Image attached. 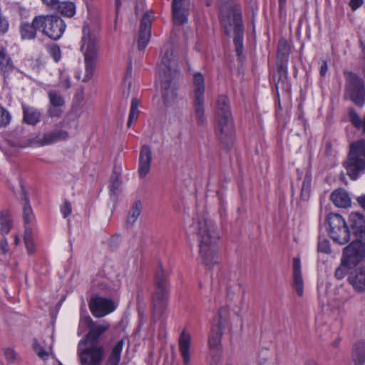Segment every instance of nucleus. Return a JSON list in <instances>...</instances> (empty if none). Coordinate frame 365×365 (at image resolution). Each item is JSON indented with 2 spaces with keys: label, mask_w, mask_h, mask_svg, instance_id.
Segmentation results:
<instances>
[{
  "label": "nucleus",
  "mask_w": 365,
  "mask_h": 365,
  "mask_svg": "<svg viewBox=\"0 0 365 365\" xmlns=\"http://www.w3.org/2000/svg\"><path fill=\"white\" fill-rule=\"evenodd\" d=\"M219 18L225 35L230 36L233 31V43L240 61L244 58V25L242 7L235 0H218Z\"/></svg>",
  "instance_id": "f257e3e1"
},
{
  "label": "nucleus",
  "mask_w": 365,
  "mask_h": 365,
  "mask_svg": "<svg viewBox=\"0 0 365 365\" xmlns=\"http://www.w3.org/2000/svg\"><path fill=\"white\" fill-rule=\"evenodd\" d=\"M81 51L84 56L85 75L83 82H88L93 76L98 60V40L91 32L88 24L85 23L82 29Z\"/></svg>",
  "instance_id": "f03ea898"
},
{
  "label": "nucleus",
  "mask_w": 365,
  "mask_h": 365,
  "mask_svg": "<svg viewBox=\"0 0 365 365\" xmlns=\"http://www.w3.org/2000/svg\"><path fill=\"white\" fill-rule=\"evenodd\" d=\"M155 292L152 297L153 314L155 318H160L164 314L169 297L168 275L160 265L155 274Z\"/></svg>",
  "instance_id": "7ed1b4c3"
},
{
  "label": "nucleus",
  "mask_w": 365,
  "mask_h": 365,
  "mask_svg": "<svg viewBox=\"0 0 365 365\" xmlns=\"http://www.w3.org/2000/svg\"><path fill=\"white\" fill-rule=\"evenodd\" d=\"M346 174L352 180L365 173V139L351 143L346 161L343 163Z\"/></svg>",
  "instance_id": "20e7f679"
},
{
  "label": "nucleus",
  "mask_w": 365,
  "mask_h": 365,
  "mask_svg": "<svg viewBox=\"0 0 365 365\" xmlns=\"http://www.w3.org/2000/svg\"><path fill=\"white\" fill-rule=\"evenodd\" d=\"M229 317V309L227 307H221L218 311L211 329L209 344L211 351L213 353V361L215 363L220 361L222 355L221 339L224 329L228 323Z\"/></svg>",
  "instance_id": "39448f33"
},
{
  "label": "nucleus",
  "mask_w": 365,
  "mask_h": 365,
  "mask_svg": "<svg viewBox=\"0 0 365 365\" xmlns=\"http://www.w3.org/2000/svg\"><path fill=\"white\" fill-rule=\"evenodd\" d=\"M344 98L352 101L356 106L361 108L365 103V83L356 73L346 71Z\"/></svg>",
  "instance_id": "423d86ee"
},
{
  "label": "nucleus",
  "mask_w": 365,
  "mask_h": 365,
  "mask_svg": "<svg viewBox=\"0 0 365 365\" xmlns=\"http://www.w3.org/2000/svg\"><path fill=\"white\" fill-rule=\"evenodd\" d=\"M205 84L204 76L199 72L193 74L192 79V104L195 117L199 124L204 125L205 103Z\"/></svg>",
  "instance_id": "0eeeda50"
},
{
  "label": "nucleus",
  "mask_w": 365,
  "mask_h": 365,
  "mask_svg": "<svg viewBox=\"0 0 365 365\" xmlns=\"http://www.w3.org/2000/svg\"><path fill=\"white\" fill-rule=\"evenodd\" d=\"M331 239L339 245H345L350 240V231L344 219L339 214L330 213L327 218Z\"/></svg>",
  "instance_id": "6e6552de"
},
{
  "label": "nucleus",
  "mask_w": 365,
  "mask_h": 365,
  "mask_svg": "<svg viewBox=\"0 0 365 365\" xmlns=\"http://www.w3.org/2000/svg\"><path fill=\"white\" fill-rule=\"evenodd\" d=\"M215 133L223 148L230 150L235 142V126L233 118L215 119Z\"/></svg>",
  "instance_id": "1a4fd4ad"
},
{
  "label": "nucleus",
  "mask_w": 365,
  "mask_h": 365,
  "mask_svg": "<svg viewBox=\"0 0 365 365\" xmlns=\"http://www.w3.org/2000/svg\"><path fill=\"white\" fill-rule=\"evenodd\" d=\"M41 21V31L49 38L57 41L63 34L66 24L57 15H39Z\"/></svg>",
  "instance_id": "9d476101"
},
{
  "label": "nucleus",
  "mask_w": 365,
  "mask_h": 365,
  "mask_svg": "<svg viewBox=\"0 0 365 365\" xmlns=\"http://www.w3.org/2000/svg\"><path fill=\"white\" fill-rule=\"evenodd\" d=\"M220 235L213 222H207V267L218 262V242Z\"/></svg>",
  "instance_id": "9b49d317"
},
{
  "label": "nucleus",
  "mask_w": 365,
  "mask_h": 365,
  "mask_svg": "<svg viewBox=\"0 0 365 365\" xmlns=\"http://www.w3.org/2000/svg\"><path fill=\"white\" fill-rule=\"evenodd\" d=\"M86 344L85 349L79 351L81 365H101L106 356L104 346L102 344Z\"/></svg>",
  "instance_id": "f8f14e48"
},
{
  "label": "nucleus",
  "mask_w": 365,
  "mask_h": 365,
  "mask_svg": "<svg viewBox=\"0 0 365 365\" xmlns=\"http://www.w3.org/2000/svg\"><path fill=\"white\" fill-rule=\"evenodd\" d=\"M87 326L88 332L86 334L85 338L80 341L78 347L83 344H101L98 341L100 337L109 329V324L106 322L98 324L89 317L86 316L81 319Z\"/></svg>",
  "instance_id": "ddd939ff"
},
{
  "label": "nucleus",
  "mask_w": 365,
  "mask_h": 365,
  "mask_svg": "<svg viewBox=\"0 0 365 365\" xmlns=\"http://www.w3.org/2000/svg\"><path fill=\"white\" fill-rule=\"evenodd\" d=\"M88 307L95 317L101 318L113 312L115 309L114 302L108 298L92 296Z\"/></svg>",
  "instance_id": "4468645a"
},
{
  "label": "nucleus",
  "mask_w": 365,
  "mask_h": 365,
  "mask_svg": "<svg viewBox=\"0 0 365 365\" xmlns=\"http://www.w3.org/2000/svg\"><path fill=\"white\" fill-rule=\"evenodd\" d=\"M342 257L356 267L365 257V243L354 240L343 250Z\"/></svg>",
  "instance_id": "2eb2a0df"
},
{
  "label": "nucleus",
  "mask_w": 365,
  "mask_h": 365,
  "mask_svg": "<svg viewBox=\"0 0 365 365\" xmlns=\"http://www.w3.org/2000/svg\"><path fill=\"white\" fill-rule=\"evenodd\" d=\"M160 78H161L162 97L164 104L166 106H170L174 103L178 96L176 81L178 77L163 76Z\"/></svg>",
  "instance_id": "dca6fc26"
},
{
  "label": "nucleus",
  "mask_w": 365,
  "mask_h": 365,
  "mask_svg": "<svg viewBox=\"0 0 365 365\" xmlns=\"http://www.w3.org/2000/svg\"><path fill=\"white\" fill-rule=\"evenodd\" d=\"M349 222L355 240L365 243V216L359 212H351Z\"/></svg>",
  "instance_id": "f3484780"
},
{
  "label": "nucleus",
  "mask_w": 365,
  "mask_h": 365,
  "mask_svg": "<svg viewBox=\"0 0 365 365\" xmlns=\"http://www.w3.org/2000/svg\"><path fill=\"white\" fill-rule=\"evenodd\" d=\"M69 137L68 132L62 128L56 127L38 137L37 142L41 145H48L61 140H66Z\"/></svg>",
  "instance_id": "a211bd4d"
},
{
  "label": "nucleus",
  "mask_w": 365,
  "mask_h": 365,
  "mask_svg": "<svg viewBox=\"0 0 365 365\" xmlns=\"http://www.w3.org/2000/svg\"><path fill=\"white\" fill-rule=\"evenodd\" d=\"M41 21L38 16H36L31 23L23 22L20 24L19 32L23 40H33L37 36V31H41Z\"/></svg>",
  "instance_id": "6ab92c4d"
},
{
  "label": "nucleus",
  "mask_w": 365,
  "mask_h": 365,
  "mask_svg": "<svg viewBox=\"0 0 365 365\" xmlns=\"http://www.w3.org/2000/svg\"><path fill=\"white\" fill-rule=\"evenodd\" d=\"M160 77H178L179 73L175 67V62L173 60V53L170 51L165 53L161 63L159 65Z\"/></svg>",
  "instance_id": "aec40b11"
},
{
  "label": "nucleus",
  "mask_w": 365,
  "mask_h": 365,
  "mask_svg": "<svg viewBox=\"0 0 365 365\" xmlns=\"http://www.w3.org/2000/svg\"><path fill=\"white\" fill-rule=\"evenodd\" d=\"M151 34V19L150 16L148 14H145L143 16L140 31H139V37L138 41V47L139 50H143L148 43L150 41Z\"/></svg>",
  "instance_id": "412c9836"
},
{
  "label": "nucleus",
  "mask_w": 365,
  "mask_h": 365,
  "mask_svg": "<svg viewBox=\"0 0 365 365\" xmlns=\"http://www.w3.org/2000/svg\"><path fill=\"white\" fill-rule=\"evenodd\" d=\"M152 162V151L147 145L141 147L139 156L138 173L140 178H144L150 171Z\"/></svg>",
  "instance_id": "4be33fe9"
},
{
  "label": "nucleus",
  "mask_w": 365,
  "mask_h": 365,
  "mask_svg": "<svg viewBox=\"0 0 365 365\" xmlns=\"http://www.w3.org/2000/svg\"><path fill=\"white\" fill-rule=\"evenodd\" d=\"M215 119L232 118L230 101L227 96H220L215 108Z\"/></svg>",
  "instance_id": "5701e85b"
},
{
  "label": "nucleus",
  "mask_w": 365,
  "mask_h": 365,
  "mask_svg": "<svg viewBox=\"0 0 365 365\" xmlns=\"http://www.w3.org/2000/svg\"><path fill=\"white\" fill-rule=\"evenodd\" d=\"M192 227L195 231V233L200 237L199 243H200V255L201 262H205V252L204 250V236L205 235V217L204 215H201L198 217L196 220H194L192 224Z\"/></svg>",
  "instance_id": "b1692460"
},
{
  "label": "nucleus",
  "mask_w": 365,
  "mask_h": 365,
  "mask_svg": "<svg viewBox=\"0 0 365 365\" xmlns=\"http://www.w3.org/2000/svg\"><path fill=\"white\" fill-rule=\"evenodd\" d=\"M293 287L298 296L304 293V281L302 275L301 260L299 257L293 258Z\"/></svg>",
  "instance_id": "393cba45"
},
{
  "label": "nucleus",
  "mask_w": 365,
  "mask_h": 365,
  "mask_svg": "<svg viewBox=\"0 0 365 365\" xmlns=\"http://www.w3.org/2000/svg\"><path fill=\"white\" fill-rule=\"evenodd\" d=\"M191 336L190 334L183 330L179 337L178 345L180 354L183 359L185 365H188L190 359V347Z\"/></svg>",
  "instance_id": "a878e982"
},
{
  "label": "nucleus",
  "mask_w": 365,
  "mask_h": 365,
  "mask_svg": "<svg viewBox=\"0 0 365 365\" xmlns=\"http://www.w3.org/2000/svg\"><path fill=\"white\" fill-rule=\"evenodd\" d=\"M348 280L356 291L365 292V265L357 268Z\"/></svg>",
  "instance_id": "bb28decb"
},
{
  "label": "nucleus",
  "mask_w": 365,
  "mask_h": 365,
  "mask_svg": "<svg viewBox=\"0 0 365 365\" xmlns=\"http://www.w3.org/2000/svg\"><path fill=\"white\" fill-rule=\"evenodd\" d=\"M330 200L337 207L346 208L351 205V198L343 188L334 190L330 195Z\"/></svg>",
  "instance_id": "cd10ccee"
},
{
  "label": "nucleus",
  "mask_w": 365,
  "mask_h": 365,
  "mask_svg": "<svg viewBox=\"0 0 365 365\" xmlns=\"http://www.w3.org/2000/svg\"><path fill=\"white\" fill-rule=\"evenodd\" d=\"M173 19L175 24L182 25L187 21L188 11L184 6V1H173Z\"/></svg>",
  "instance_id": "c85d7f7f"
},
{
  "label": "nucleus",
  "mask_w": 365,
  "mask_h": 365,
  "mask_svg": "<svg viewBox=\"0 0 365 365\" xmlns=\"http://www.w3.org/2000/svg\"><path fill=\"white\" fill-rule=\"evenodd\" d=\"M24 120L29 125H34L40 122L41 113L36 108L23 105Z\"/></svg>",
  "instance_id": "c756f323"
},
{
  "label": "nucleus",
  "mask_w": 365,
  "mask_h": 365,
  "mask_svg": "<svg viewBox=\"0 0 365 365\" xmlns=\"http://www.w3.org/2000/svg\"><path fill=\"white\" fill-rule=\"evenodd\" d=\"M13 69L14 63L6 49L0 47V73L6 74L12 71Z\"/></svg>",
  "instance_id": "7c9ffc66"
},
{
  "label": "nucleus",
  "mask_w": 365,
  "mask_h": 365,
  "mask_svg": "<svg viewBox=\"0 0 365 365\" xmlns=\"http://www.w3.org/2000/svg\"><path fill=\"white\" fill-rule=\"evenodd\" d=\"M352 357L354 365H364L365 362V341H358L354 345Z\"/></svg>",
  "instance_id": "2f4dec72"
},
{
  "label": "nucleus",
  "mask_w": 365,
  "mask_h": 365,
  "mask_svg": "<svg viewBox=\"0 0 365 365\" xmlns=\"http://www.w3.org/2000/svg\"><path fill=\"white\" fill-rule=\"evenodd\" d=\"M123 346V341L122 339L115 344L106 360V365H118L120 361Z\"/></svg>",
  "instance_id": "473e14b6"
},
{
  "label": "nucleus",
  "mask_w": 365,
  "mask_h": 365,
  "mask_svg": "<svg viewBox=\"0 0 365 365\" xmlns=\"http://www.w3.org/2000/svg\"><path fill=\"white\" fill-rule=\"evenodd\" d=\"M13 226L11 215L8 210L0 211V233L8 234Z\"/></svg>",
  "instance_id": "72a5a7b5"
},
{
  "label": "nucleus",
  "mask_w": 365,
  "mask_h": 365,
  "mask_svg": "<svg viewBox=\"0 0 365 365\" xmlns=\"http://www.w3.org/2000/svg\"><path fill=\"white\" fill-rule=\"evenodd\" d=\"M142 203L140 200H136L132 205L126 220V224L130 227L133 226L137 221L141 212Z\"/></svg>",
  "instance_id": "f704fd0d"
},
{
  "label": "nucleus",
  "mask_w": 365,
  "mask_h": 365,
  "mask_svg": "<svg viewBox=\"0 0 365 365\" xmlns=\"http://www.w3.org/2000/svg\"><path fill=\"white\" fill-rule=\"evenodd\" d=\"M354 267H355L354 265H351L350 262L341 257L340 265L335 270L334 276L337 279H341Z\"/></svg>",
  "instance_id": "c9c22d12"
},
{
  "label": "nucleus",
  "mask_w": 365,
  "mask_h": 365,
  "mask_svg": "<svg viewBox=\"0 0 365 365\" xmlns=\"http://www.w3.org/2000/svg\"><path fill=\"white\" fill-rule=\"evenodd\" d=\"M311 183H312L311 174L309 173H307L304 178L303 182H302V186L301 194H300L301 199L304 201H307L309 198L310 193H311Z\"/></svg>",
  "instance_id": "e433bc0d"
},
{
  "label": "nucleus",
  "mask_w": 365,
  "mask_h": 365,
  "mask_svg": "<svg viewBox=\"0 0 365 365\" xmlns=\"http://www.w3.org/2000/svg\"><path fill=\"white\" fill-rule=\"evenodd\" d=\"M289 46L284 38L279 39L277 46V59L289 60Z\"/></svg>",
  "instance_id": "4c0bfd02"
},
{
  "label": "nucleus",
  "mask_w": 365,
  "mask_h": 365,
  "mask_svg": "<svg viewBox=\"0 0 365 365\" xmlns=\"http://www.w3.org/2000/svg\"><path fill=\"white\" fill-rule=\"evenodd\" d=\"M58 11L62 15L67 17H72L76 13V6L73 2L63 1L58 4Z\"/></svg>",
  "instance_id": "58836bf2"
},
{
  "label": "nucleus",
  "mask_w": 365,
  "mask_h": 365,
  "mask_svg": "<svg viewBox=\"0 0 365 365\" xmlns=\"http://www.w3.org/2000/svg\"><path fill=\"white\" fill-rule=\"evenodd\" d=\"M48 97L51 106L62 107L65 104L64 98L59 91L50 90L48 91Z\"/></svg>",
  "instance_id": "ea45409f"
},
{
  "label": "nucleus",
  "mask_w": 365,
  "mask_h": 365,
  "mask_svg": "<svg viewBox=\"0 0 365 365\" xmlns=\"http://www.w3.org/2000/svg\"><path fill=\"white\" fill-rule=\"evenodd\" d=\"M287 63H288V60L277 59V73L279 75V78L278 82L275 85L277 89L278 88V85L279 83V81H282L284 82V81L287 78V75H288Z\"/></svg>",
  "instance_id": "a19ab883"
},
{
  "label": "nucleus",
  "mask_w": 365,
  "mask_h": 365,
  "mask_svg": "<svg viewBox=\"0 0 365 365\" xmlns=\"http://www.w3.org/2000/svg\"><path fill=\"white\" fill-rule=\"evenodd\" d=\"M24 205L23 207V217L24 221L26 225L31 223L34 219V215L32 212V209L29 203V199L24 192Z\"/></svg>",
  "instance_id": "79ce46f5"
},
{
  "label": "nucleus",
  "mask_w": 365,
  "mask_h": 365,
  "mask_svg": "<svg viewBox=\"0 0 365 365\" xmlns=\"http://www.w3.org/2000/svg\"><path fill=\"white\" fill-rule=\"evenodd\" d=\"M139 101L137 98H133L131 102L130 110L129 113L128 126L130 127L133 120H136L139 114Z\"/></svg>",
  "instance_id": "37998d69"
},
{
  "label": "nucleus",
  "mask_w": 365,
  "mask_h": 365,
  "mask_svg": "<svg viewBox=\"0 0 365 365\" xmlns=\"http://www.w3.org/2000/svg\"><path fill=\"white\" fill-rule=\"evenodd\" d=\"M47 51L53 59L58 62L61 57V48L57 44H51L47 46Z\"/></svg>",
  "instance_id": "c03bdc74"
},
{
  "label": "nucleus",
  "mask_w": 365,
  "mask_h": 365,
  "mask_svg": "<svg viewBox=\"0 0 365 365\" xmlns=\"http://www.w3.org/2000/svg\"><path fill=\"white\" fill-rule=\"evenodd\" d=\"M173 208L175 212H184L188 208V204L184 197L176 200L173 204Z\"/></svg>",
  "instance_id": "a18cd8bd"
},
{
  "label": "nucleus",
  "mask_w": 365,
  "mask_h": 365,
  "mask_svg": "<svg viewBox=\"0 0 365 365\" xmlns=\"http://www.w3.org/2000/svg\"><path fill=\"white\" fill-rule=\"evenodd\" d=\"M33 348L36 354L42 359L46 360L48 357V354L41 344L37 341H34L33 343Z\"/></svg>",
  "instance_id": "49530a36"
},
{
  "label": "nucleus",
  "mask_w": 365,
  "mask_h": 365,
  "mask_svg": "<svg viewBox=\"0 0 365 365\" xmlns=\"http://www.w3.org/2000/svg\"><path fill=\"white\" fill-rule=\"evenodd\" d=\"M11 120L9 113L3 107L0 106V127L6 126Z\"/></svg>",
  "instance_id": "de8ad7c7"
},
{
  "label": "nucleus",
  "mask_w": 365,
  "mask_h": 365,
  "mask_svg": "<svg viewBox=\"0 0 365 365\" xmlns=\"http://www.w3.org/2000/svg\"><path fill=\"white\" fill-rule=\"evenodd\" d=\"M318 251L326 254L330 253L331 248L329 241L327 239L319 238Z\"/></svg>",
  "instance_id": "09e8293b"
},
{
  "label": "nucleus",
  "mask_w": 365,
  "mask_h": 365,
  "mask_svg": "<svg viewBox=\"0 0 365 365\" xmlns=\"http://www.w3.org/2000/svg\"><path fill=\"white\" fill-rule=\"evenodd\" d=\"M120 185V180L118 175H115L112 179L111 185H110V195L117 196L118 191Z\"/></svg>",
  "instance_id": "8fccbe9b"
},
{
  "label": "nucleus",
  "mask_w": 365,
  "mask_h": 365,
  "mask_svg": "<svg viewBox=\"0 0 365 365\" xmlns=\"http://www.w3.org/2000/svg\"><path fill=\"white\" fill-rule=\"evenodd\" d=\"M9 21L3 16L2 13H0V34H4L9 29Z\"/></svg>",
  "instance_id": "3c124183"
},
{
  "label": "nucleus",
  "mask_w": 365,
  "mask_h": 365,
  "mask_svg": "<svg viewBox=\"0 0 365 365\" xmlns=\"http://www.w3.org/2000/svg\"><path fill=\"white\" fill-rule=\"evenodd\" d=\"M61 212L64 218L67 217L71 212V204L66 200L61 207Z\"/></svg>",
  "instance_id": "603ef678"
},
{
  "label": "nucleus",
  "mask_w": 365,
  "mask_h": 365,
  "mask_svg": "<svg viewBox=\"0 0 365 365\" xmlns=\"http://www.w3.org/2000/svg\"><path fill=\"white\" fill-rule=\"evenodd\" d=\"M61 107L51 106L48 110V114L50 117H59L62 114Z\"/></svg>",
  "instance_id": "864d4df0"
},
{
  "label": "nucleus",
  "mask_w": 365,
  "mask_h": 365,
  "mask_svg": "<svg viewBox=\"0 0 365 365\" xmlns=\"http://www.w3.org/2000/svg\"><path fill=\"white\" fill-rule=\"evenodd\" d=\"M4 356L6 359L11 363L16 358V353L12 349L6 348L4 349Z\"/></svg>",
  "instance_id": "5fc2aeb1"
},
{
  "label": "nucleus",
  "mask_w": 365,
  "mask_h": 365,
  "mask_svg": "<svg viewBox=\"0 0 365 365\" xmlns=\"http://www.w3.org/2000/svg\"><path fill=\"white\" fill-rule=\"evenodd\" d=\"M61 83L65 89H68L71 86L70 78L66 75L61 76Z\"/></svg>",
  "instance_id": "6e6d98bb"
},
{
  "label": "nucleus",
  "mask_w": 365,
  "mask_h": 365,
  "mask_svg": "<svg viewBox=\"0 0 365 365\" xmlns=\"http://www.w3.org/2000/svg\"><path fill=\"white\" fill-rule=\"evenodd\" d=\"M9 250V245L6 238L0 240V251L3 254H6Z\"/></svg>",
  "instance_id": "4d7b16f0"
},
{
  "label": "nucleus",
  "mask_w": 365,
  "mask_h": 365,
  "mask_svg": "<svg viewBox=\"0 0 365 365\" xmlns=\"http://www.w3.org/2000/svg\"><path fill=\"white\" fill-rule=\"evenodd\" d=\"M363 3V0H350L349 6L353 11H355L359 8Z\"/></svg>",
  "instance_id": "13d9d810"
},
{
  "label": "nucleus",
  "mask_w": 365,
  "mask_h": 365,
  "mask_svg": "<svg viewBox=\"0 0 365 365\" xmlns=\"http://www.w3.org/2000/svg\"><path fill=\"white\" fill-rule=\"evenodd\" d=\"M27 252L29 255L32 254L35 251V245L33 242V240L24 241Z\"/></svg>",
  "instance_id": "bf43d9fd"
},
{
  "label": "nucleus",
  "mask_w": 365,
  "mask_h": 365,
  "mask_svg": "<svg viewBox=\"0 0 365 365\" xmlns=\"http://www.w3.org/2000/svg\"><path fill=\"white\" fill-rule=\"evenodd\" d=\"M327 70H328L327 63V61H323L322 63V65L320 66V70H319L320 76L322 77L325 76V75H326V73L327 72Z\"/></svg>",
  "instance_id": "052dcab7"
},
{
  "label": "nucleus",
  "mask_w": 365,
  "mask_h": 365,
  "mask_svg": "<svg viewBox=\"0 0 365 365\" xmlns=\"http://www.w3.org/2000/svg\"><path fill=\"white\" fill-rule=\"evenodd\" d=\"M32 240L31 230L30 228L26 227L24 235V240L27 241V240Z\"/></svg>",
  "instance_id": "680f3d73"
},
{
  "label": "nucleus",
  "mask_w": 365,
  "mask_h": 365,
  "mask_svg": "<svg viewBox=\"0 0 365 365\" xmlns=\"http://www.w3.org/2000/svg\"><path fill=\"white\" fill-rule=\"evenodd\" d=\"M357 201L360 206L365 210V194L362 196H359L357 198Z\"/></svg>",
  "instance_id": "e2e57ef3"
},
{
  "label": "nucleus",
  "mask_w": 365,
  "mask_h": 365,
  "mask_svg": "<svg viewBox=\"0 0 365 365\" xmlns=\"http://www.w3.org/2000/svg\"><path fill=\"white\" fill-rule=\"evenodd\" d=\"M360 48L361 49V57L365 59V45L361 40L359 41Z\"/></svg>",
  "instance_id": "0e129e2a"
},
{
  "label": "nucleus",
  "mask_w": 365,
  "mask_h": 365,
  "mask_svg": "<svg viewBox=\"0 0 365 365\" xmlns=\"http://www.w3.org/2000/svg\"><path fill=\"white\" fill-rule=\"evenodd\" d=\"M42 1L46 5H56L58 3V0H42Z\"/></svg>",
  "instance_id": "69168bd1"
},
{
  "label": "nucleus",
  "mask_w": 365,
  "mask_h": 365,
  "mask_svg": "<svg viewBox=\"0 0 365 365\" xmlns=\"http://www.w3.org/2000/svg\"><path fill=\"white\" fill-rule=\"evenodd\" d=\"M341 339L340 337H337V338L334 341V342H333V344H333V346H334V347H338V346H339V344H340V342H341Z\"/></svg>",
  "instance_id": "338daca9"
},
{
  "label": "nucleus",
  "mask_w": 365,
  "mask_h": 365,
  "mask_svg": "<svg viewBox=\"0 0 365 365\" xmlns=\"http://www.w3.org/2000/svg\"><path fill=\"white\" fill-rule=\"evenodd\" d=\"M305 365H318V364L314 361H306Z\"/></svg>",
  "instance_id": "774afa93"
}]
</instances>
